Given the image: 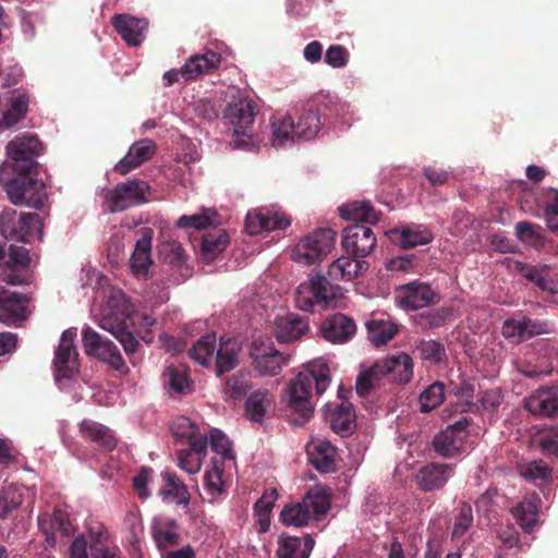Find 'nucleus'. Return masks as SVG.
I'll return each mask as SVG.
<instances>
[{
	"label": "nucleus",
	"instance_id": "obj_5",
	"mask_svg": "<svg viewBox=\"0 0 558 558\" xmlns=\"http://www.w3.org/2000/svg\"><path fill=\"white\" fill-rule=\"evenodd\" d=\"M341 295V288L339 286L332 284L324 276L315 275L307 282H303L298 287L295 303L304 312H311L315 306L325 310Z\"/></svg>",
	"mask_w": 558,
	"mask_h": 558
},
{
	"label": "nucleus",
	"instance_id": "obj_31",
	"mask_svg": "<svg viewBox=\"0 0 558 558\" xmlns=\"http://www.w3.org/2000/svg\"><path fill=\"white\" fill-rule=\"evenodd\" d=\"M367 268L368 264L365 260L348 255L336 259L329 266L328 274L335 279L351 281L363 271H366Z\"/></svg>",
	"mask_w": 558,
	"mask_h": 558
},
{
	"label": "nucleus",
	"instance_id": "obj_6",
	"mask_svg": "<svg viewBox=\"0 0 558 558\" xmlns=\"http://www.w3.org/2000/svg\"><path fill=\"white\" fill-rule=\"evenodd\" d=\"M0 233L13 241L32 242L41 239L43 221L36 213L7 208L0 215Z\"/></svg>",
	"mask_w": 558,
	"mask_h": 558
},
{
	"label": "nucleus",
	"instance_id": "obj_22",
	"mask_svg": "<svg viewBox=\"0 0 558 558\" xmlns=\"http://www.w3.org/2000/svg\"><path fill=\"white\" fill-rule=\"evenodd\" d=\"M155 151L156 145L153 141H138L130 147L128 155L114 166V170L120 174H128L143 162L149 160Z\"/></svg>",
	"mask_w": 558,
	"mask_h": 558
},
{
	"label": "nucleus",
	"instance_id": "obj_41",
	"mask_svg": "<svg viewBox=\"0 0 558 558\" xmlns=\"http://www.w3.org/2000/svg\"><path fill=\"white\" fill-rule=\"evenodd\" d=\"M229 244V235L225 230L210 231L202 236L201 254L204 260L213 262Z\"/></svg>",
	"mask_w": 558,
	"mask_h": 558
},
{
	"label": "nucleus",
	"instance_id": "obj_17",
	"mask_svg": "<svg viewBox=\"0 0 558 558\" xmlns=\"http://www.w3.org/2000/svg\"><path fill=\"white\" fill-rule=\"evenodd\" d=\"M90 543L84 536L76 537L70 546L69 558H88L87 547L90 550V558H122L117 548H110L102 539V534L90 535Z\"/></svg>",
	"mask_w": 558,
	"mask_h": 558
},
{
	"label": "nucleus",
	"instance_id": "obj_48",
	"mask_svg": "<svg viewBox=\"0 0 558 558\" xmlns=\"http://www.w3.org/2000/svg\"><path fill=\"white\" fill-rule=\"evenodd\" d=\"M517 523L525 531L531 532L537 523L538 508L536 498H529L512 509Z\"/></svg>",
	"mask_w": 558,
	"mask_h": 558
},
{
	"label": "nucleus",
	"instance_id": "obj_24",
	"mask_svg": "<svg viewBox=\"0 0 558 558\" xmlns=\"http://www.w3.org/2000/svg\"><path fill=\"white\" fill-rule=\"evenodd\" d=\"M241 349L242 347L239 340L231 337H221L215 357L218 376L234 369L239 365Z\"/></svg>",
	"mask_w": 558,
	"mask_h": 558
},
{
	"label": "nucleus",
	"instance_id": "obj_21",
	"mask_svg": "<svg viewBox=\"0 0 558 558\" xmlns=\"http://www.w3.org/2000/svg\"><path fill=\"white\" fill-rule=\"evenodd\" d=\"M28 301L25 294L0 287V322L13 323L24 319Z\"/></svg>",
	"mask_w": 558,
	"mask_h": 558
},
{
	"label": "nucleus",
	"instance_id": "obj_9",
	"mask_svg": "<svg viewBox=\"0 0 558 558\" xmlns=\"http://www.w3.org/2000/svg\"><path fill=\"white\" fill-rule=\"evenodd\" d=\"M83 349L86 355L108 364L111 368L126 373L128 366L124 363L119 348L107 337L98 333L90 327L82 331Z\"/></svg>",
	"mask_w": 558,
	"mask_h": 558
},
{
	"label": "nucleus",
	"instance_id": "obj_47",
	"mask_svg": "<svg viewBox=\"0 0 558 558\" xmlns=\"http://www.w3.org/2000/svg\"><path fill=\"white\" fill-rule=\"evenodd\" d=\"M369 341L376 345H385L398 332V326L384 319H372L366 323Z\"/></svg>",
	"mask_w": 558,
	"mask_h": 558
},
{
	"label": "nucleus",
	"instance_id": "obj_61",
	"mask_svg": "<svg viewBox=\"0 0 558 558\" xmlns=\"http://www.w3.org/2000/svg\"><path fill=\"white\" fill-rule=\"evenodd\" d=\"M195 113L198 118L213 121L219 117L221 106L209 98H202L195 102Z\"/></svg>",
	"mask_w": 558,
	"mask_h": 558
},
{
	"label": "nucleus",
	"instance_id": "obj_28",
	"mask_svg": "<svg viewBox=\"0 0 558 558\" xmlns=\"http://www.w3.org/2000/svg\"><path fill=\"white\" fill-rule=\"evenodd\" d=\"M208 438L203 437L192 442L189 448L181 449L178 452V465L189 474L199 472L202 462L207 454Z\"/></svg>",
	"mask_w": 558,
	"mask_h": 558
},
{
	"label": "nucleus",
	"instance_id": "obj_59",
	"mask_svg": "<svg viewBox=\"0 0 558 558\" xmlns=\"http://www.w3.org/2000/svg\"><path fill=\"white\" fill-rule=\"evenodd\" d=\"M215 223L213 217L209 215V210H205L202 214H195L191 216H181L177 222L180 228H194L197 230L206 229Z\"/></svg>",
	"mask_w": 558,
	"mask_h": 558
},
{
	"label": "nucleus",
	"instance_id": "obj_29",
	"mask_svg": "<svg viewBox=\"0 0 558 558\" xmlns=\"http://www.w3.org/2000/svg\"><path fill=\"white\" fill-rule=\"evenodd\" d=\"M307 328L306 319L290 313L276 319L275 336L278 342L289 343L300 339Z\"/></svg>",
	"mask_w": 558,
	"mask_h": 558
},
{
	"label": "nucleus",
	"instance_id": "obj_33",
	"mask_svg": "<svg viewBox=\"0 0 558 558\" xmlns=\"http://www.w3.org/2000/svg\"><path fill=\"white\" fill-rule=\"evenodd\" d=\"M161 476L163 485L160 487L159 494L162 498L172 499L177 505L186 507L190 504L191 495L185 484L172 472H162Z\"/></svg>",
	"mask_w": 558,
	"mask_h": 558
},
{
	"label": "nucleus",
	"instance_id": "obj_12",
	"mask_svg": "<svg viewBox=\"0 0 558 558\" xmlns=\"http://www.w3.org/2000/svg\"><path fill=\"white\" fill-rule=\"evenodd\" d=\"M376 245V236L371 227L353 223L343 229L342 247L348 255L364 258Z\"/></svg>",
	"mask_w": 558,
	"mask_h": 558
},
{
	"label": "nucleus",
	"instance_id": "obj_27",
	"mask_svg": "<svg viewBox=\"0 0 558 558\" xmlns=\"http://www.w3.org/2000/svg\"><path fill=\"white\" fill-rule=\"evenodd\" d=\"M141 238L136 241L134 252L130 258V266L133 274L146 275L151 265V240L154 231L150 228L141 230Z\"/></svg>",
	"mask_w": 558,
	"mask_h": 558
},
{
	"label": "nucleus",
	"instance_id": "obj_35",
	"mask_svg": "<svg viewBox=\"0 0 558 558\" xmlns=\"http://www.w3.org/2000/svg\"><path fill=\"white\" fill-rule=\"evenodd\" d=\"M449 464L430 463L423 466L416 474V483L424 490L440 487L448 480Z\"/></svg>",
	"mask_w": 558,
	"mask_h": 558
},
{
	"label": "nucleus",
	"instance_id": "obj_54",
	"mask_svg": "<svg viewBox=\"0 0 558 558\" xmlns=\"http://www.w3.org/2000/svg\"><path fill=\"white\" fill-rule=\"evenodd\" d=\"M49 524L51 535H47L46 537V541L49 545H54L57 534H59L61 537H69L74 532V527L68 514L62 510L53 511Z\"/></svg>",
	"mask_w": 558,
	"mask_h": 558
},
{
	"label": "nucleus",
	"instance_id": "obj_64",
	"mask_svg": "<svg viewBox=\"0 0 558 558\" xmlns=\"http://www.w3.org/2000/svg\"><path fill=\"white\" fill-rule=\"evenodd\" d=\"M153 537L159 548H166L167 546H173L179 543L180 535L171 529H163L161 526L153 527Z\"/></svg>",
	"mask_w": 558,
	"mask_h": 558
},
{
	"label": "nucleus",
	"instance_id": "obj_51",
	"mask_svg": "<svg viewBox=\"0 0 558 558\" xmlns=\"http://www.w3.org/2000/svg\"><path fill=\"white\" fill-rule=\"evenodd\" d=\"M23 494L17 486L11 484L3 487L0 490V519L5 520L23 504Z\"/></svg>",
	"mask_w": 558,
	"mask_h": 558
},
{
	"label": "nucleus",
	"instance_id": "obj_18",
	"mask_svg": "<svg viewBox=\"0 0 558 558\" xmlns=\"http://www.w3.org/2000/svg\"><path fill=\"white\" fill-rule=\"evenodd\" d=\"M320 332L323 338L329 342L343 343L355 335L356 325L352 318L337 313L323 322Z\"/></svg>",
	"mask_w": 558,
	"mask_h": 558
},
{
	"label": "nucleus",
	"instance_id": "obj_20",
	"mask_svg": "<svg viewBox=\"0 0 558 558\" xmlns=\"http://www.w3.org/2000/svg\"><path fill=\"white\" fill-rule=\"evenodd\" d=\"M435 292L426 283L411 282L401 287L397 300L405 310H418L433 303Z\"/></svg>",
	"mask_w": 558,
	"mask_h": 558
},
{
	"label": "nucleus",
	"instance_id": "obj_13",
	"mask_svg": "<svg viewBox=\"0 0 558 558\" xmlns=\"http://www.w3.org/2000/svg\"><path fill=\"white\" fill-rule=\"evenodd\" d=\"M508 268L534 283L542 291L548 292L550 295L558 294V281L549 266L508 259Z\"/></svg>",
	"mask_w": 558,
	"mask_h": 558
},
{
	"label": "nucleus",
	"instance_id": "obj_56",
	"mask_svg": "<svg viewBox=\"0 0 558 558\" xmlns=\"http://www.w3.org/2000/svg\"><path fill=\"white\" fill-rule=\"evenodd\" d=\"M518 471L529 481L546 480L551 473V469L543 460L521 462L518 464Z\"/></svg>",
	"mask_w": 558,
	"mask_h": 558
},
{
	"label": "nucleus",
	"instance_id": "obj_50",
	"mask_svg": "<svg viewBox=\"0 0 558 558\" xmlns=\"http://www.w3.org/2000/svg\"><path fill=\"white\" fill-rule=\"evenodd\" d=\"M250 389V374L241 371L226 379L223 388L225 398L240 400L247 395Z\"/></svg>",
	"mask_w": 558,
	"mask_h": 558
},
{
	"label": "nucleus",
	"instance_id": "obj_58",
	"mask_svg": "<svg viewBox=\"0 0 558 558\" xmlns=\"http://www.w3.org/2000/svg\"><path fill=\"white\" fill-rule=\"evenodd\" d=\"M415 352L422 360L439 363L442 359L445 350L442 345L433 340H422L415 349Z\"/></svg>",
	"mask_w": 558,
	"mask_h": 558
},
{
	"label": "nucleus",
	"instance_id": "obj_14",
	"mask_svg": "<svg viewBox=\"0 0 558 558\" xmlns=\"http://www.w3.org/2000/svg\"><path fill=\"white\" fill-rule=\"evenodd\" d=\"M75 338V328L64 330L54 352L53 364L58 375L63 378H71L80 368L78 352L74 343Z\"/></svg>",
	"mask_w": 558,
	"mask_h": 558
},
{
	"label": "nucleus",
	"instance_id": "obj_3",
	"mask_svg": "<svg viewBox=\"0 0 558 558\" xmlns=\"http://www.w3.org/2000/svg\"><path fill=\"white\" fill-rule=\"evenodd\" d=\"M330 490L323 485L311 487L302 501L286 505L280 513V521L287 526L302 527L314 518L319 521L330 509Z\"/></svg>",
	"mask_w": 558,
	"mask_h": 558
},
{
	"label": "nucleus",
	"instance_id": "obj_38",
	"mask_svg": "<svg viewBox=\"0 0 558 558\" xmlns=\"http://www.w3.org/2000/svg\"><path fill=\"white\" fill-rule=\"evenodd\" d=\"M391 240L399 241L403 248H412L417 245H424L432 241L430 231L421 226H408L401 230H392L390 232Z\"/></svg>",
	"mask_w": 558,
	"mask_h": 558
},
{
	"label": "nucleus",
	"instance_id": "obj_8",
	"mask_svg": "<svg viewBox=\"0 0 558 558\" xmlns=\"http://www.w3.org/2000/svg\"><path fill=\"white\" fill-rule=\"evenodd\" d=\"M335 240L336 232L333 230H316L300 240L292 251V259L303 265L320 262L331 252Z\"/></svg>",
	"mask_w": 558,
	"mask_h": 558
},
{
	"label": "nucleus",
	"instance_id": "obj_36",
	"mask_svg": "<svg viewBox=\"0 0 558 558\" xmlns=\"http://www.w3.org/2000/svg\"><path fill=\"white\" fill-rule=\"evenodd\" d=\"M385 364L386 357L377 360L372 366L360 372L355 384L359 396H367L383 377L389 376L390 371H386V367H383Z\"/></svg>",
	"mask_w": 558,
	"mask_h": 558
},
{
	"label": "nucleus",
	"instance_id": "obj_30",
	"mask_svg": "<svg viewBox=\"0 0 558 558\" xmlns=\"http://www.w3.org/2000/svg\"><path fill=\"white\" fill-rule=\"evenodd\" d=\"M315 545L310 534L302 539L293 536H281L276 551L277 558H308Z\"/></svg>",
	"mask_w": 558,
	"mask_h": 558
},
{
	"label": "nucleus",
	"instance_id": "obj_57",
	"mask_svg": "<svg viewBox=\"0 0 558 558\" xmlns=\"http://www.w3.org/2000/svg\"><path fill=\"white\" fill-rule=\"evenodd\" d=\"M434 450L441 457L448 458L453 454V424L438 433L433 439Z\"/></svg>",
	"mask_w": 558,
	"mask_h": 558
},
{
	"label": "nucleus",
	"instance_id": "obj_44",
	"mask_svg": "<svg viewBox=\"0 0 558 558\" xmlns=\"http://www.w3.org/2000/svg\"><path fill=\"white\" fill-rule=\"evenodd\" d=\"M271 403L272 401L268 390L258 389L253 391L245 402L246 416L253 422L260 423L268 409L271 407Z\"/></svg>",
	"mask_w": 558,
	"mask_h": 558
},
{
	"label": "nucleus",
	"instance_id": "obj_52",
	"mask_svg": "<svg viewBox=\"0 0 558 558\" xmlns=\"http://www.w3.org/2000/svg\"><path fill=\"white\" fill-rule=\"evenodd\" d=\"M222 56L213 50H207L203 54L191 56L180 70H216L222 63Z\"/></svg>",
	"mask_w": 558,
	"mask_h": 558
},
{
	"label": "nucleus",
	"instance_id": "obj_19",
	"mask_svg": "<svg viewBox=\"0 0 558 558\" xmlns=\"http://www.w3.org/2000/svg\"><path fill=\"white\" fill-rule=\"evenodd\" d=\"M78 432L81 437L102 451H112L117 445L118 439L114 433L104 424L96 421L85 418L78 424Z\"/></svg>",
	"mask_w": 558,
	"mask_h": 558
},
{
	"label": "nucleus",
	"instance_id": "obj_4",
	"mask_svg": "<svg viewBox=\"0 0 558 558\" xmlns=\"http://www.w3.org/2000/svg\"><path fill=\"white\" fill-rule=\"evenodd\" d=\"M227 105L223 110V119L233 126V134L236 137L233 141L235 148L248 149L252 129L255 116L257 113L254 102L243 97L235 88H231L226 94Z\"/></svg>",
	"mask_w": 558,
	"mask_h": 558
},
{
	"label": "nucleus",
	"instance_id": "obj_42",
	"mask_svg": "<svg viewBox=\"0 0 558 558\" xmlns=\"http://www.w3.org/2000/svg\"><path fill=\"white\" fill-rule=\"evenodd\" d=\"M272 135L271 142L272 146L286 147L287 145L292 144L296 138L294 121L290 116H274L271 120Z\"/></svg>",
	"mask_w": 558,
	"mask_h": 558
},
{
	"label": "nucleus",
	"instance_id": "obj_16",
	"mask_svg": "<svg viewBox=\"0 0 558 558\" xmlns=\"http://www.w3.org/2000/svg\"><path fill=\"white\" fill-rule=\"evenodd\" d=\"M291 225L286 214L269 209H259L248 213L245 219V230L255 235L263 231L284 230Z\"/></svg>",
	"mask_w": 558,
	"mask_h": 558
},
{
	"label": "nucleus",
	"instance_id": "obj_10",
	"mask_svg": "<svg viewBox=\"0 0 558 558\" xmlns=\"http://www.w3.org/2000/svg\"><path fill=\"white\" fill-rule=\"evenodd\" d=\"M31 263L29 252L23 246L0 244V280L8 284L28 283L26 271Z\"/></svg>",
	"mask_w": 558,
	"mask_h": 558
},
{
	"label": "nucleus",
	"instance_id": "obj_43",
	"mask_svg": "<svg viewBox=\"0 0 558 558\" xmlns=\"http://www.w3.org/2000/svg\"><path fill=\"white\" fill-rule=\"evenodd\" d=\"M383 367H386V371H390V379L399 384H407L413 375L412 359L405 353L387 356L386 364Z\"/></svg>",
	"mask_w": 558,
	"mask_h": 558
},
{
	"label": "nucleus",
	"instance_id": "obj_37",
	"mask_svg": "<svg viewBox=\"0 0 558 558\" xmlns=\"http://www.w3.org/2000/svg\"><path fill=\"white\" fill-rule=\"evenodd\" d=\"M323 122L318 112H316L314 105L307 102L306 108L300 116L295 126V133L298 140L310 141L314 138L320 131Z\"/></svg>",
	"mask_w": 558,
	"mask_h": 558
},
{
	"label": "nucleus",
	"instance_id": "obj_39",
	"mask_svg": "<svg viewBox=\"0 0 558 558\" xmlns=\"http://www.w3.org/2000/svg\"><path fill=\"white\" fill-rule=\"evenodd\" d=\"M29 105V96L24 90H14L10 98V106L3 112L2 120L0 121L5 128H11L22 121Z\"/></svg>",
	"mask_w": 558,
	"mask_h": 558
},
{
	"label": "nucleus",
	"instance_id": "obj_26",
	"mask_svg": "<svg viewBox=\"0 0 558 558\" xmlns=\"http://www.w3.org/2000/svg\"><path fill=\"white\" fill-rule=\"evenodd\" d=\"M99 326L101 329L107 330L114 336L123 347L126 354H132L137 351L140 343L133 333L128 330L124 319L113 317L110 314L104 315L99 322Z\"/></svg>",
	"mask_w": 558,
	"mask_h": 558
},
{
	"label": "nucleus",
	"instance_id": "obj_23",
	"mask_svg": "<svg viewBox=\"0 0 558 558\" xmlns=\"http://www.w3.org/2000/svg\"><path fill=\"white\" fill-rule=\"evenodd\" d=\"M163 388L171 395H187L193 391V381L184 365H168L161 374Z\"/></svg>",
	"mask_w": 558,
	"mask_h": 558
},
{
	"label": "nucleus",
	"instance_id": "obj_55",
	"mask_svg": "<svg viewBox=\"0 0 558 558\" xmlns=\"http://www.w3.org/2000/svg\"><path fill=\"white\" fill-rule=\"evenodd\" d=\"M475 384L463 380L458 391H456V413L474 412L480 409L477 402H474Z\"/></svg>",
	"mask_w": 558,
	"mask_h": 558
},
{
	"label": "nucleus",
	"instance_id": "obj_40",
	"mask_svg": "<svg viewBox=\"0 0 558 558\" xmlns=\"http://www.w3.org/2000/svg\"><path fill=\"white\" fill-rule=\"evenodd\" d=\"M330 427L341 436H348L353 432L355 427V413L351 403L342 402L336 407L330 414Z\"/></svg>",
	"mask_w": 558,
	"mask_h": 558
},
{
	"label": "nucleus",
	"instance_id": "obj_25",
	"mask_svg": "<svg viewBox=\"0 0 558 558\" xmlns=\"http://www.w3.org/2000/svg\"><path fill=\"white\" fill-rule=\"evenodd\" d=\"M307 454L311 464L322 473H330L336 470L333 446L327 440H313L307 445Z\"/></svg>",
	"mask_w": 558,
	"mask_h": 558
},
{
	"label": "nucleus",
	"instance_id": "obj_60",
	"mask_svg": "<svg viewBox=\"0 0 558 558\" xmlns=\"http://www.w3.org/2000/svg\"><path fill=\"white\" fill-rule=\"evenodd\" d=\"M211 450L221 456V462L226 459H232L231 445L229 439L221 432L215 429L210 433Z\"/></svg>",
	"mask_w": 558,
	"mask_h": 558
},
{
	"label": "nucleus",
	"instance_id": "obj_45",
	"mask_svg": "<svg viewBox=\"0 0 558 558\" xmlns=\"http://www.w3.org/2000/svg\"><path fill=\"white\" fill-rule=\"evenodd\" d=\"M278 490L276 488H267L260 498L254 504V514L257 518L260 533L268 531L270 526V513L278 499Z\"/></svg>",
	"mask_w": 558,
	"mask_h": 558
},
{
	"label": "nucleus",
	"instance_id": "obj_49",
	"mask_svg": "<svg viewBox=\"0 0 558 558\" xmlns=\"http://www.w3.org/2000/svg\"><path fill=\"white\" fill-rule=\"evenodd\" d=\"M172 435L178 441H186L192 446L198 438L207 437L199 432V427L186 416L175 417L170 426Z\"/></svg>",
	"mask_w": 558,
	"mask_h": 558
},
{
	"label": "nucleus",
	"instance_id": "obj_11",
	"mask_svg": "<svg viewBox=\"0 0 558 558\" xmlns=\"http://www.w3.org/2000/svg\"><path fill=\"white\" fill-rule=\"evenodd\" d=\"M250 354L256 371L266 376L278 375L290 357L278 351L272 342H265L259 339L253 341Z\"/></svg>",
	"mask_w": 558,
	"mask_h": 558
},
{
	"label": "nucleus",
	"instance_id": "obj_53",
	"mask_svg": "<svg viewBox=\"0 0 558 558\" xmlns=\"http://www.w3.org/2000/svg\"><path fill=\"white\" fill-rule=\"evenodd\" d=\"M445 400V387L441 383L436 381L428 386L418 398L420 411L428 413L439 407Z\"/></svg>",
	"mask_w": 558,
	"mask_h": 558
},
{
	"label": "nucleus",
	"instance_id": "obj_62",
	"mask_svg": "<svg viewBox=\"0 0 558 558\" xmlns=\"http://www.w3.org/2000/svg\"><path fill=\"white\" fill-rule=\"evenodd\" d=\"M348 49L340 45L330 46L325 53V61L332 68H343L349 61Z\"/></svg>",
	"mask_w": 558,
	"mask_h": 558
},
{
	"label": "nucleus",
	"instance_id": "obj_32",
	"mask_svg": "<svg viewBox=\"0 0 558 558\" xmlns=\"http://www.w3.org/2000/svg\"><path fill=\"white\" fill-rule=\"evenodd\" d=\"M527 409L539 415L553 416L558 413V387H547L537 390L527 401Z\"/></svg>",
	"mask_w": 558,
	"mask_h": 558
},
{
	"label": "nucleus",
	"instance_id": "obj_1",
	"mask_svg": "<svg viewBox=\"0 0 558 558\" xmlns=\"http://www.w3.org/2000/svg\"><path fill=\"white\" fill-rule=\"evenodd\" d=\"M43 144L37 135L24 133L15 136L7 145V153L14 161L16 175L7 182L4 189L15 205H27L36 209L44 206L46 185L37 179L38 157Z\"/></svg>",
	"mask_w": 558,
	"mask_h": 558
},
{
	"label": "nucleus",
	"instance_id": "obj_63",
	"mask_svg": "<svg viewBox=\"0 0 558 558\" xmlns=\"http://www.w3.org/2000/svg\"><path fill=\"white\" fill-rule=\"evenodd\" d=\"M153 470L150 468H142L133 478V488L141 499H146L150 496L147 487L151 481Z\"/></svg>",
	"mask_w": 558,
	"mask_h": 558
},
{
	"label": "nucleus",
	"instance_id": "obj_34",
	"mask_svg": "<svg viewBox=\"0 0 558 558\" xmlns=\"http://www.w3.org/2000/svg\"><path fill=\"white\" fill-rule=\"evenodd\" d=\"M340 216L345 220L354 221L355 223H376L379 220V213L371 205L369 202H352L342 205L339 208Z\"/></svg>",
	"mask_w": 558,
	"mask_h": 558
},
{
	"label": "nucleus",
	"instance_id": "obj_15",
	"mask_svg": "<svg viewBox=\"0 0 558 558\" xmlns=\"http://www.w3.org/2000/svg\"><path fill=\"white\" fill-rule=\"evenodd\" d=\"M111 25L129 46L137 47L145 40L148 20L130 14H114Z\"/></svg>",
	"mask_w": 558,
	"mask_h": 558
},
{
	"label": "nucleus",
	"instance_id": "obj_7",
	"mask_svg": "<svg viewBox=\"0 0 558 558\" xmlns=\"http://www.w3.org/2000/svg\"><path fill=\"white\" fill-rule=\"evenodd\" d=\"M149 185L142 180L133 179L118 183L113 189L101 193L106 210L110 214L121 213L147 202Z\"/></svg>",
	"mask_w": 558,
	"mask_h": 558
},
{
	"label": "nucleus",
	"instance_id": "obj_46",
	"mask_svg": "<svg viewBox=\"0 0 558 558\" xmlns=\"http://www.w3.org/2000/svg\"><path fill=\"white\" fill-rule=\"evenodd\" d=\"M217 339L215 333H207L198 339L193 347L189 350V355L192 360L203 366L211 365L216 357Z\"/></svg>",
	"mask_w": 558,
	"mask_h": 558
},
{
	"label": "nucleus",
	"instance_id": "obj_2",
	"mask_svg": "<svg viewBox=\"0 0 558 558\" xmlns=\"http://www.w3.org/2000/svg\"><path fill=\"white\" fill-rule=\"evenodd\" d=\"M313 384L317 396L323 395L330 384L329 366L323 360L310 362L306 371L291 379L286 389L287 405L299 415L293 420L294 424L303 425L313 414L314 408L310 401Z\"/></svg>",
	"mask_w": 558,
	"mask_h": 558
}]
</instances>
